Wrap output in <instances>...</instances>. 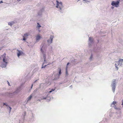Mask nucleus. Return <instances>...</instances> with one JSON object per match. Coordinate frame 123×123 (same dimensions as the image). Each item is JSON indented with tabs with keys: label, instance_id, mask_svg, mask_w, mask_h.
Returning <instances> with one entry per match:
<instances>
[{
	"label": "nucleus",
	"instance_id": "obj_1",
	"mask_svg": "<svg viewBox=\"0 0 123 123\" xmlns=\"http://www.w3.org/2000/svg\"><path fill=\"white\" fill-rule=\"evenodd\" d=\"M6 54L5 53L0 57V59L2 60L3 62V63L1 65V66L2 68H5L7 63V59L6 58Z\"/></svg>",
	"mask_w": 123,
	"mask_h": 123
},
{
	"label": "nucleus",
	"instance_id": "obj_2",
	"mask_svg": "<svg viewBox=\"0 0 123 123\" xmlns=\"http://www.w3.org/2000/svg\"><path fill=\"white\" fill-rule=\"evenodd\" d=\"M57 8H59V11L61 13H63V12L62 10V8L63 7L62 3L61 2H59L58 0H56Z\"/></svg>",
	"mask_w": 123,
	"mask_h": 123
},
{
	"label": "nucleus",
	"instance_id": "obj_3",
	"mask_svg": "<svg viewBox=\"0 0 123 123\" xmlns=\"http://www.w3.org/2000/svg\"><path fill=\"white\" fill-rule=\"evenodd\" d=\"M41 51L43 54V58L44 59V61L43 63V65H46L47 64L48 62L46 60V52L43 49L42 47L41 49Z\"/></svg>",
	"mask_w": 123,
	"mask_h": 123
},
{
	"label": "nucleus",
	"instance_id": "obj_4",
	"mask_svg": "<svg viewBox=\"0 0 123 123\" xmlns=\"http://www.w3.org/2000/svg\"><path fill=\"white\" fill-rule=\"evenodd\" d=\"M55 89H52L51 90L49 91L48 92L46 93V97L43 96L41 97V99H47L48 100H50L51 99L50 98V97L49 93L52 92V91H54Z\"/></svg>",
	"mask_w": 123,
	"mask_h": 123
},
{
	"label": "nucleus",
	"instance_id": "obj_5",
	"mask_svg": "<svg viewBox=\"0 0 123 123\" xmlns=\"http://www.w3.org/2000/svg\"><path fill=\"white\" fill-rule=\"evenodd\" d=\"M111 86L112 90L113 93H114L116 86V81L115 80L113 79V80L112 81Z\"/></svg>",
	"mask_w": 123,
	"mask_h": 123
},
{
	"label": "nucleus",
	"instance_id": "obj_6",
	"mask_svg": "<svg viewBox=\"0 0 123 123\" xmlns=\"http://www.w3.org/2000/svg\"><path fill=\"white\" fill-rule=\"evenodd\" d=\"M120 0H117L116 1H112L111 3V5L113 6L117 7L119 6Z\"/></svg>",
	"mask_w": 123,
	"mask_h": 123
},
{
	"label": "nucleus",
	"instance_id": "obj_7",
	"mask_svg": "<svg viewBox=\"0 0 123 123\" xmlns=\"http://www.w3.org/2000/svg\"><path fill=\"white\" fill-rule=\"evenodd\" d=\"M88 43L89 46L90 47L92 46L94 43L93 39L92 37H89V40Z\"/></svg>",
	"mask_w": 123,
	"mask_h": 123
},
{
	"label": "nucleus",
	"instance_id": "obj_8",
	"mask_svg": "<svg viewBox=\"0 0 123 123\" xmlns=\"http://www.w3.org/2000/svg\"><path fill=\"white\" fill-rule=\"evenodd\" d=\"M54 36L52 35H50V39L47 40V42L48 43H50V44L52 43L53 39L54 38Z\"/></svg>",
	"mask_w": 123,
	"mask_h": 123
},
{
	"label": "nucleus",
	"instance_id": "obj_9",
	"mask_svg": "<svg viewBox=\"0 0 123 123\" xmlns=\"http://www.w3.org/2000/svg\"><path fill=\"white\" fill-rule=\"evenodd\" d=\"M29 36V34L28 33H26L24 34L23 36V38L22 39L23 41H25L26 39L28 38V37Z\"/></svg>",
	"mask_w": 123,
	"mask_h": 123
},
{
	"label": "nucleus",
	"instance_id": "obj_10",
	"mask_svg": "<svg viewBox=\"0 0 123 123\" xmlns=\"http://www.w3.org/2000/svg\"><path fill=\"white\" fill-rule=\"evenodd\" d=\"M43 10V9L42 8L40 10L38 11L37 12V15L39 17H41L42 14V12Z\"/></svg>",
	"mask_w": 123,
	"mask_h": 123
},
{
	"label": "nucleus",
	"instance_id": "obj_11",
	"mask_svg": "<svg viewBox=\"0 0 123 123\" xmlns=\"http://www.w3.org/2000/svg\"><path fill=\"white\" fill-rule=\"evenodd\" d=\"M17 50L18 51V52L17 53V55L18 57L23 53V52L21 51L18 50Z\"/></svg>",
	"mask_w": 123,
	"mask_h": 123
},
{
	"label": "nucleus",
	"instance_id": "obj_12",
	"mask_svg": "<svg viewBox=\"0 0 123 123\" xmlns=\"http://www.w3.org/2000/svg\"><path fill=\"white\" fill-rule=\"evenodd\" d=\"M32 96V94H31L30 96V97L27 98V100L26 102V104H27L28 102V101H29L31 98Z\"/></svg>",
	"mask_w": 123,
	"mask_h": 123
},
{
	"label": "nucleus",
	"instance_id": "obj_13",
	"mask_svg": "<svg viewBox=\"0 0 123 123\" xmlns=\"http://www.w3.org/2000/svg\"><path fill=\"white\" fill-rule=\"evenodd\" d=\"M59 77V76L57 74L55 75V78L54 79H53V80H55L58 79Z\"/></svg>",
	"mask_w": 123,
	"mask_h": 123
},
{
	"label": "nucleus",
	"instance_id": "obj_14",
	"mask_svg": "<svg viewBox=\"0 0 123 123\" xmlns=\"http://www.w3.org/2000/svg\"><path fill=\"white\" fill-rule=\"evenodd\" d=\"M40 36L39 35H37L36 37V40L37 42L39 41L40 38Z\"/></svg>",
	"mask_w": 123,
	"mask_h": 123
},
{
	"label": "nucleus",
	"instance_id": "obj_15",
	"mask_svg": "<svg viewBox=\"0 0 123 123\" xmlns=\"http://www.w3.org/2000/svg\"><path fill=\"white\" fill-rule=\"evenodd\" d=\"M15 23V22L14 21H11L8 23V24L10 26H12Z\"/></svg>",
	"mask_w": 123,
	"mask_h": 123
},
{
	"label": "nucleus",
	"instance_id": "obj_16",
	"mask_svg": "<svg viewBox=\"0 0 123 123\" xmlns=\"http://www.w3.org/2000/svg\"><path fill=\"white\" fill-rule=\"evenodd\" d=\"M93 60V55L92 54L91 55L89 58V60L90 61H92Z\"/></svg>",
	"mask_w": 123,
	"mask_h": 123
},
{
	"label": "nucleus",
	"instance_id": "obj_17",
	"mask_svg": "<svg viewBox=\"0 0 123 123\" xmlns=\"http://www.w3.org/2000/svg\"><path fill=\"white\" fill-rule=\"evenodd\" d=\"M47 65H43V64L42 67H41L42 68H45L47 66Z\"/></svg>",
	"mask_w": 123,
	"mask_h": 123
},
{
	"label": "nucleus",
	"instance_id": "obj_18",
	"mask_svg": "<svg viewBox=\"0 0 123 123\" xmlns=\"http://www.w3.org/2000/svg\"><path fill=\"white\" fill-rule=\"evenodd\" d=\"M59 74L58 75L59 76H60V75L61 74V68H59Z\"/></svg>",
	"mask_w": 123,
	"mask_h": 123
},
{
	"label": "nucleus",
	"instance_id": "obj_19",
	"mask_svg": "<svg viewBox=\"0 0 123 123\" xmlns=\"http://www.w3.org/2000/svg\"><path fill=\"white\" fill-rule=\"evenodd\" d=\"M118 65V64H115V67L116 69L117 70H118V67L117 66Z\"/></svg>",
	"mask_w": 123,
	"mask_h": 123
},
{
	"label": "nucleus",
	"instance_id": "obj_20",
	"mask_svg": "<svg viewBox=\"0 0 123 123\" xmlns=\"http://www.w3.org/2000/svg\"><path fill=\"white\" fill-rule=\"evenodd\" d=\"M118 62L119 63H120V62H123V59H119Z\"/></svg>",
	"mask_w": 123,
	"mask_h": 123
},
{
	"label": "nucleus",
	"instance_id": "obj_21",
	"mask_svg": "<svg viewBox=\"0 0 123 123\" xmlns=\"http://www.w3.org/2000/svg\"><path fill=\"white\" fill-rule=\"evenodd\" d=\"M83 1H84V2H83V3H88V2H89V1L88 0H83Z\"/></svg>",
	"mask_w": 123,
	"mask_h": 123
},
{
	"label": "nucleus",
	"instance_id": "obj_22",
	"mask_svg": "<svg viewBox=\"0 0 123 123\" xmlns=\"http://www.w3.org/2000/svg\"><path fill=\"white\" fill-rule=\"evenodd\" d=\"M117 63V64H118V65H120V66H121L122 65V62H120V63H119V62H118Z\"/></svg>",
	"mask_w": 123,
	"mask_h": 123
},
{
	"label": "nucleus",
	"instance_id": "obj_23",
	"mask_svg": "<svg viewBox=\"0 0 123 123\" xmlns=\"http://www.w3.org/2000/svg\"><path fill=\"white\" fill-rule=\"evenodd\" d=\"M69 64V62H68L67 64V65L66 68V69H68V65Z\"/></svg>",
	"mask_w": 123,
	"mask_h": 123
},
{
	"label": "nucleus",
	"instance_id": "obj_24",
	"mask_svg": "<svg viewBox=\"0 0 123 123\" xmlns=\"http://www.w3.org/2000/svg\"><path fill=\"white\" fill-rule=\"evenodd\" d=\"M19 92V89L18 88H17L16 89V90L15 92V93H18Z\"/></svg>",
	"mask_w": 123,
	"mask_h": 123
},
{
	"label": "nucleus",
	"instance_id": "obj_25",
	"mask_svg": "<svg viewBox=\"0 0 123 123\" xmlns=\"http://www.w3.org/2000/svg\"><path fill=\"white\" fill-rule=\"evenodd\" d=\"M37 27L38 28H39L41 27V26L38 23H37Z\"/></svg>",
	"mask_w": 123,
	"mask_h": 123
},
{
	"label": "nucleus",
	"instance_id": "obj_26",
	"mask_svg": "<svg viewBox=\"0 0 123 123\" xmlns=\"http://www.w3.org/2000/svg\"><path fill=\"white\" fill-rule=\"evenodd\" d=\"M3 105H5L7 107H8V106H9V105H8L7 103H3Z\"/></svg>",
	"mask_w": 123,
	"mask_h": 123
},
{
	"label": "nucleus",
	"instance_id": "obj_27",
	"mask_svg": "<svg viewBox=\"0 0 123 123\" xmlns=\"http://www.w3.org/2000/svg\"><path fill=\"white\" fill-rule=\"evenodd\" d=\"M116 103V102L115 101H113L111 105H115Z\"/></svg>",
	"mask_w": 123,
	"mask_h": 123
},
{
	"label": "nucleus",
	"instance_id": "obj_28",
	"mask_svg": "<svg viewBox=\"0 0 123 123\" xmlns=\"http://www.w3.org/2000/svg\"><path fill=\"white\" fill-rule=\"evenodd\" d=\"M8 107L9 108V112H10L11 111L12 108L9 106H8Z\"/></svg>",
	"mask_w": 123,
	"mask_h": 123
},
{
	"label": "nucleus",
	"instance_id": "obj_29",
	"mask_svg": "<svg viewBox=\"0 0 123 123\" xmlns=\"http://www.w3.org/2000/svg\"><path fill=\"white\" fill-rule=\"evenodd\" d=\"M66 74H68V72H67V69H66Z\"/></svg>",
	"mask_w": 123,
	"mask_h": 123
},
{
	"label": "nucleus",
	"instance_id": "obj_30",
	"mask_svg": "<svg viewBox=\"0 0 123 123\" xmlns=\"http://www.w3.org/2000/svg\"><path fill=\"white\" fill-rule=\"evenodd\" d=\"M37 89H36L34 91V92H37Z\"/></svg>",
	"mask_w": 123,
	"mask_h": 123
},
{
	"label": "nucleus",
	"instance_id": "obj_31",
	"mask_svg": "<svg viewBox=\"0 0 123 123\" xmlns=\"http://www.w3.org/2000/svg\"><path fill=\"white\" fill-rule=\"evenodd\" d=\"M51 63L50 62H49V63L48 64H46L47 65H48L50 64H51Z\"/></svg>",
	"mask_w": 123,
	"mask_h": 123
},
{
	"label": "nucleus",
	"instance_id": "obj_32",
	"mask_svg": "<svg viewBox=\"0 0 123 123\" xmlns=\"http://www.w3.org/2000/svg\"><path fill=\"white\" fill-rule=\"evenodd\" d=\"M7 81V83H8V85H9V86H10V84H9V82H8V81Z\"/></svg>",
	"mask_w": 123,
	"mask_h": 123
},
{
	"label": "nucleus",
	"instance_id": "obj_33",
	"mask_svg": "<svg viewBox=\"0 0 123 123\" xmlns=\"http://www.w3.org/2000/svg\"><path fill=\"white\" fill-rule=\"evenodd\" d=\"M37 80H35V81L34 82H33V84H34V83H35L36 82V81H37Z\"/></svg>",
	"mask_w": 123,
	"mask_h": 123
},
{
	"label": "nucleus",
	"instance_id": "obj_34",
	"mask_svg": "<svg viewBox=\"0 0 123 123\" xmlns=\"http://www.w3.org/2000/svg\"><path fill=\"white\" fill-rule=\"evenodd\" d=\"M114 108L116 109H118V108H117L116 106H115V107H114Z\"/></svg>",
	"mask_w": 123,
	"mask_h": 123
},
{
	"label": "nucleus",
	"instance_id": "obj_35",
	"mask_svg": "<svg viewBox=\"0 0 123 123\" xmlns=\"http://www.w3.org/2000/svg\"><path fill=\"white\" fill-rule=\"evenodd\" d=\"M3 1H0V4L1 3H3Z\"/></svg>",
	"mask_w": 123,
	"mask_h": 123
},
{
	"label": "nucleus",
	"instance_id": "obj_36",
	"mask_svg": "<svg viewBox=\"0 0 123 123\" xmlns=\"http://www.w3.org/2000/svg\"><path fill=\"white\" fill-rule=\"evenodd\" d=\"M76 60H75L74 59V60H73V62H75V61H76Z\"/></svg>",
	"mask_w": 123,
	"mask_h": 123
},
{
	"label": "nucleus",
	"instance_id": "obj_37",
	"mask_svg": "<svg viewBox=\"0 0 123 123\" xmlns=\"http://www.w3.org/2000/svg\"><path fill=\"white\" fill-rule=\"evenodd\" d=\"M114 7H113V6H112L111 7V8L112 9H113L114 8Z\"/></svg>",
	"mask_w": 123,
	"mask_h": 123
},
{
	"label": "nucleus",
	"instance_id": "obj_38",
	"mask_svg": "<svg viewBox=\"0 0 123 123\" xmlns=\"http://www.w3.org/2000/svg\"><path fill=\"white\" fill-rule=\"evenodd\" d=\"M122 105H123V100L122 101Z\"/></svg>",
	"mask_w": 123,
	"mask_h": 123
},
{
	"label": "nucleus",
	"instance_id": "obj_39",
	"mask_svg": "<svg viewBox=\"0 0 123 123\" xmlns=\"http://www.w3.org/2000/svg\"><path fill=\"white\" fill-rule=\"evenodd\" d=\"M33 84H32V85H31V89H32V86H33Z\"/></svg>",
	"mask_w": 123,
	"mask_h": 123
},
{
	"label": "nucleus",
	"instance_id": "obj_40",
	"mask_svg": "<svg viewBox=\"0 0 123 123\" xmlns=\"http://www.w3.org/2000/svg\"><path fill=\"white\" fill-rule=\"evenodd\" d=\"M21 0H17V1L18 2H19Z\"/></svg>",
	"mask_w": 123,
	"mask_h": 123
},
{
	"label": "nucleus",
	"instance_id": "obj_41",
	"mask_svg": "<svg viewBox=\"0 0 123 123\" xmlns=\"http://www.w3.org/2000/svg\"><path fill=\"white\" fill-rule=\"evenodd\" d=\"M104 122V121H102V122H101V123H103V122Z\"/></svg>",
	"mask_w": 123,
	"mask_h": 123
},
{
	"label": "nucleus",
	"instance_id": "obj_42",
	"mask_svg": "<svg viewBox=\"0 0 123 123\" xmlns=\"http://www.w3.org/2000/svg\"><path fill=\"white\" fill-rule=\"evenodd\" d=\"M38 100L39 101H40L41 100L40 99H38Z\"/></svg>",
	"mask_w": 123,
	"mask_h": 123
},
{
	"label": "nucleus",
	"instance_id": "obj_43",
	"mask_svg": "<svg viewBox=\"0 0 123 123\" xmlns=\"http://www.w3.org/2000/svg\"><path fill=\"white\" fill-rule=\"evenodd\" d=\"M25 115H26V112L25 111Z\"/></svg>",
	"mask_w": 123,
	"mask_h": 123
},
{
	"label": "nucleus",
	"instance_id": "obj_44",
	"mask_svg": "<svg viewBox=\"0 0 123 123\" xmlns=\"http://www.w3.org/2000/svg\"><path fill=\"white\" fill-rule=\"evenodd\" d=\"M6 3V4H10V3Z\"/></svg>",
	"mask_w": 123,
	"mask_h": 123
},
{
	"label": "nucleus",
	"instance_id": "obj_45",
	"mask_svg": "<svg viewBox=\"0 0 123 123\" xmlns=\"http://www.w3.org/2000/svg\"><path fill=\"white\" fill-rule=\"evenodd\" d=\"M72 86V85H71V86H70V87H71V86Z\"/></svg>",
	"mask_w": 123,
	"mask_h": 123
},
{
	"label": "nucleus",
	"instance_id": "obj_46",
	"mask_svg": "<svg viewBox=\"0 0 123 123\" xmlns=\"http://www.w3.org/2000/svg\"><path fill=\"white\" fill-rule=\"evenodd\" d=\"M105 121H106V119H105Z\"/></svg>",
	"mask_w": 123,
	"mask_h": 123
},
{
	"label": "nucleus",
	"instance_id": "obj_47",
	"mask_svg": "<svg viewBox=\"0 0 123 123\" xmlns=\"http://www.w3.org/2000/svg\"><path fill=\"white\" fill-rule=\"evenodd\" d=\"M1 50V49L0 48V50Z\"/></svg>",
	"mask_w": 123,
	"mask_h": 123
}]
</instances>
